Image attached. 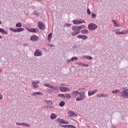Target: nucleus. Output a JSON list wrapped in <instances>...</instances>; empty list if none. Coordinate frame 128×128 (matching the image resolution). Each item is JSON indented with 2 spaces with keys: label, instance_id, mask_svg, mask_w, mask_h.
<instances>
[{
  "label": "nucleus",
  "instance_id": "nucleus-1",
  "mask_svg": "<svg viewBox=\"0 0 128 128\" xmlns=\"http://www.w3.org/2000/svg\"><path fill=\"white\" fill-rule=\"evenodd\" d=\"M82 26H83V28H86V26L82 25L81 26H74L72 27V30L74 31V32H72V34L73 36H78L80 32V30L82 28Z\"/></svg>",
  "mask_w": 128,
  "mask_h": 128
},
{
  "label": "nucleus",
  "instance_id": "nucleus-2",
  "mask_svg": "<svg viewBox=\"0 0 128 128\" xmlns=\"http://www.w3.org/2000/svg\"><path fill=\"white\" fill-rule=\"evenodd\" d=\"M44 86H46V88H52L51 92H58V87H54L52 85H50V84H44Z\"/></svg>",
  "mask_w": 128,
  "mask_h": 128
},
{
  "label": "nucleus",
  "instance_id": "nucleus-3",
  "mask_svg": "<svg viewBox=\"0 0 128 128\" xmlns=\"http://www.w3.org/2000/svg\"><path fill=\"white\" fill-rule=\"evenodd\" d=\"M121 90L122 91L120 92V96L122 98H128V89H126V88H124Z\"/></svg>",
  "mask_w": 128,
  "mask_h": 128
},
{
  "label": "nucleus",
  "instance_id": "nucleus-4",
  "mask_svg": "<svg viewBox=\"0 0 128 128\" xmlns=\"http://www.w3.org/2000/svg\"><path fill=\"white\" fill-rule=\"evenodd\" d=\"M88 28L89 30H95L98 28V26L94 23H90L88 25Z\"/></svg>",
  "mask_w": 128,
  "mask_h": 128
},
{
  "label": "nucleus",
  "instance_id": "nucleus-5",
  "mask_svg": "<svg viewBox=\"0 0 128 128\" xmlns=\"http://www.w3.org/2000/svg\"><path fill=\"white\" fill-rule=\"evenodd\" d=\"M10 30L12 32H24V29L22 28H10Z\"/></svg>",
  "mask_w": 128,
  "mask_h": 128
},
{
  "label": "nucleus",
  "instance_id": "nucleus-6",
  "mask_svg": "<svg viewBox=\"0 0 128 128\" xmlns=\"http://www.w3.org/2000/svg\"><path fill=\"white\" fill-rule=\"evenodd\" d=\"M80 97L76 98V102H78L80 100H84V98H86V94L84 93H82V94L80 92V94H79Z\"/></svg>",
  "mask_w": 128,
  "mask_h": 128
},
{
  "label": "nucleus",
  "instance_id": "nucleus-7",
  "mask_svg": "<svg viewBox=\"0 0 128 128\" xmlns=\"http://www.w3.org/2000/svg\"><path fill=\"white\" fill-rule=\"evenodd\" d=\"M73 24H86V21H84V20H80H80H74L72 21Z\"/></svg>",
  "mask_w": 128,
  "mask_h": 128
},
{
  "label": "nucleus",
  "instance_id": "nucleus-8",
  "mask_svg": "<svg viewBox=\"0 0 128 128\" xmlns=\"http://www.w3.org/2000/svg\"><path fill=\"white\" fill-rule=\"evenodd\" d=\"M42 55V51L38 49H36L35 52L34 53V56H41Z\"/></svg>",
  "mask_w": 128,
  "mask_h": 128
},
{
  "label": "nucleus",
  "instance_id": "nucleus-9",
  "mask_svg": "<svg viewBox=\"0 0 128 128\" xmlns=\"http://www.w3.org/2000/svg\"><path fill=\"white\" fill-rule=\"evenodd\" d=\"M38 28L40 30H44V29L46 28V27L44 26V24L42 22H38Z\"/></svg>",
  "mask_w": 128,
  "mask_h": 128
},
{
  "label": "nucleus",
  "instance_id": "nucleus-10",
  "mask_svg": "<svg viewBox=\"0 0 128 128\" xmlns=\"http://www.w3.org/2000/svg\"><path fill=\"white\" fill-rule=\"evenodd\" d=\"M80 92L78 91H74L72 94L71 96L72 98H76L78 94H80Z\"/></svg>",
  "mask_w": 128,
  "mask_h": 128
},
{
  "label": "nucleus",
  "instance_id": "nucleus-11",
  "mask_svg": "<svg viewBox=\"0 0 128 128\" xmlns=\"http://www.w3.org/2000/svg\"><path fill=\"white\" fill-rule=\"evenodd\" d=\"M30 40L32 42H36L37 40H38V36L36 35L32 36L30 38Z\"/></svg>",
  "mask_w": 128,
  "mask_h": 128
},
{
  "label": "nucleus",
  "instance_id": "nucleus-12",
  "mask_svg": "<svg viewBox=\"0 0 128 128\" xmlns=\"http://www.w3.org/2000/svg\"><path fill=\"white\" fill-rule=\"evenodd\" d=\"M28 32H38V28H30L28 30Z\"/></svg>",
  "mask_w": 128,
  "mask_h": 128
},
{
  "label": "nucleus",
  "instance_id": "nucleus-13",
  "mask_svg": "<svg viewBox=\"0 0 128 128\" xmlns=\"http://www.w3.org/2000/svg\"><path fill=\"white\" fill-rule=\"evenodd\" d=\"M96 92H98V90H95L92 92H88V96H92V94H94Z\"/></svg>",
  "mask_w": 128,
  "mask_h": 128
},
{
  "label": "nucleus",
  "instance_id": "nucleus-14",
  "mask_svg": "<svg viewBox=\"0 0 128 128\" xmlns=\"http://www.w3.org/2000/svg\"><path fill=\"white\" fill-rule=\"evenodd\" d=\"M97 96L98 98H108V94H99Z\"/></svg>",
  "mask_w": 128,
  "mask_h": 128
},
{
  "label": "nucleus",
  "instance_id": "nucleus-15",
  "mask_svg": "<svg viewBox=\"0 0 128 128\" xmlns=\"http://www.w3.org/2000/svg\"><path fill=\"white\" fill-rule=\"evenodd\" d=\"M77 38H82V40H86L88 38V36L85 35H78Z\"/></svg>",
  "mask_w": 128,
  "mask_h": 128
},
{
  "label": "nucleus",
  "instance_id": "nucleus-16",
  "mask_svg": "<svg viewBox=\"0 0 128 128\" xmlns=\"http://www.w3.org/2000/svg\"><path fill=\"white\" fill-rule=\"evenodd\" d=\"M32 96H42V92H35L31 94Z\"/></svg>",
  "mask_w": 128,
  "mask_h": 128
},
{
  "label": "nucleus",
  "instance_id": "nucleus-17",
  "mask_svg": "<svg viewBox=\"0 0 128 128\" xmlns=\"http://www.w3.org/2000/svg\"><path fill=\"white\" fill-rule=\"evenodd\" d=\"M56 122L58 124H64V119L57 118L56 119Z\"/></svg>",
  "mask_w": 128,
  "mask_h": 128
},
{
  "label": "nucleus",
  "instance_id": "nucleus-18",
  "mask_svg": "<svg viewBox=\"0 0 128 128\" xmlns=\"http://www.w3.org/2000/svg\"><path fill=\"white\" fill-rule=\"evenodd\" d=\"M68 114L69 116H74V117L78 116V115L72 112H68Z\"/></svg>",
  "mask_w": 128,
  "mask_h": 128
},
{
  "label": "nucleus",
  "instance_id": "nucleus-19",
  "mask_svg": "<svg viewBox=\"0 0 128 128\" xmlns=\"http://www.w3.org/2000/svg\"><path fill=\"white\" fill-rule=\"evenodd\" d=\"M0 32L2 34H8V32L4 29L0 28Z\"/></svg>",
  "mask_w": 128,
  "mask_h": 128
},
{
  "label": "nucleus",
  "instance_id": "nucleus-20",
  "mask_svg": "<svg viewBox=\"0 0 128 128\" xmlns=\"http://www.w3.org/2000/svg\"><path fill=\"white\" fill-rule=\"evenodd\" d=\"M45 102L47 104H51L50 106H48L47 108H54L52 106V102L50 100H45Z\"/></svg>",
  "mask_w": 128,
  "mask_h": 128
},
{
  "label": "nucleus",
  "instance_id": "nucleus-21",
  "mask_svg": "<svg viewBox=\"0 0 128 128\" xmlns=\"http://www.w3.org/2000/svg\"><path fill=\"white\" fill-rule=\"evenodd\" d=\"M60 92H66L68 90V88H66V87H60Z\"/></svg>",
  "mask_w": 128,
  "mask_h": 128
},
{
  "label": "nucleus",
  "instance_id": "nucleus-22",
  "mask_svg": "<svg viewBox=\"0 0 128 128\" xmlns=\"http://www.w3.org/2000/svg\"><path fill=\"white\" fill-rule=\"evenodd\" d=\"M65 96V98H66L67 100H70L71 96L70 94H64Z\"/></svg>",
  "mask_w": 128,
  "mask_h": 128
},
{
  "label": "nucleus",
  "instance_id": "nucleus-23",
  "mask_svg": "<svg viewBox=\"0 0 128 128\" xmlns=\"http://www.w3.org/2000/svg\"><path fill=\"white\" fill-rule=\"evenodd\" d=\"M56 115L54 113H52L50 118L52 120H54V118H56Z\"/></svg>",
  "mask_w": 128,
  "mask_h": 128
},
{
  "label": "nucleus",
  "instance_id": "nucleus-24",
  "mask_svg": "<svg viewBox=\"0 0 128 128\" xmlns=\"http://www.w3.org/2000/svg\"><path fill=\"white\" fill-rule=\"evenodd\" d=\"M66 104V103L64 102V101H62L60 102L59 106H60V108H62Z\"/></svg>",
  "mask_w": 128,
  "mask_h": 128
},
{
  "label": "nucleus",
  "instance_id": "nucleus-25",
  "mask_svg": "<svg viewBox=\"0 0 128 128\" xmlns=\"http://www.w3.org/2000/svg\"><path fill=\"white\" fill-rule=\"evenodd\" d=\"M84 58L86 60H92V57L90 56H85L84 57Z\"/></svg>",
  "mask_w": 128,
  "mask_h": 128
},
{
  "label": "nucleus",
  "instance_id": "nucleus-26",
  "mask_svg": "<svg viewBox=\"0 0 128 128\" xmlns=\"http://www.w3.org/2000/svg\"><path fill=\"white\" fill-rule=\"evenodd\" d=\"M32 84H40V80H32Z\"/></svg>",
  "mask_w": 128,
  "mask_h": 128
},
{
  "label": "nucleus",
  "instance_id": "nucleus-27",
  "mask_svg": "<svg viewBox=\"0 0 128 128\" xmlns=\"http://www.w3.org/2000/svg\"><path fill=\"white\" fill-rule=\"evenodd\" d=\"M52 34L50 33L48 35V42H50V40L52 39Z\"/></svg>",
  "mask_w": 128,
  "mask_h": 128
},
{
  "label": "nucleus",
  "instance_id": "nucleus-28",
  "mask_svg": "<svg viewBox=\"0 0 128 128\" xmlns=\"http://www.w3.org/2000/svg\"><path fill=\"white\" fill-rule=\"evenodd\" d=\"M128 34V30H123L121 32V34Z\"/></svg>",
  "mask_w": 128,
  "mask_h": 128
},
{
  "label": "nucleus",
  "instance_id": "nucleus-29",
  "mask_svg": "<svg viewBox=\"0 0 128 128\" xmlns=\"http://www.w3.org/2000/svg\"><path fill=\"white\" fill-rule=\"evenodd\" d=\"M82 34H88V30L86 29H84L82 31Z\"/></svg>",
  "mask_w": 128,
  "mask_h": 128
},
{
  "label": "nucleus",
  "instance_id": "nucleus-30",
  "mask_svg": "<svg viewBox=\"0 0 128 128\" xmlns=\"http://www.w3.org/2000/svg\"><path fill=\"white\" fill-rule=\"evenodd\" d=\"M118 92H120V90H114L112 91V94H118Z\"/></svg>",
  "mask_w": 128,
  "mask_h": 128
},
{
  "label": "nucleus",
  "instance_id": "nucleus-31",
  "mask_svg": "<svg viewBox=\"0 0 128 128\" xmlns=\"http://www.w3.org/2000/svg\"><path fill=\"white\" fill-rule=\"evenodd\" d=\"M22 23H20V22H18V23H17L16 24V28H21V26H22Z\"/></svg>",
  "mask_w": 128,
  "mask_h": 128
},
{
  "label": "nucleus",
  "instance_id": "nucleus-32",
  "mask_svg": "<svg viewBox=\"0 0 128 128\" xmlns=\"http://www.w3.org/2000/svg\"><path fill=\"white\" fill-rule=\"evenodd\" d=\"M66 128H75L76 126L72 125H66Z\"/></svg>",
  "mask_w": 128,
  "mask_h": 128
},
{
  "label": "nucleus",
  "instance_id": "nucleus-33",
  "mask_svg": "<svg viewBox=\"0 0 128 128\" xmlns=\"http://www.w3.org/2000/svg\"><path fill=\"white\" fill-rule=\"evenodd\" d=\"M70 60H72V62L74 60H78V57H72L70 58Z\"/></svg>",
  "mask_w": 128,
  "mask_h": 128
},
{
  "label": "nucleus",
  "instance_id": "nucleus-34",
  "mask_svg": "<svg viewBox=\"0 0 128 128\" xmlns=\"http://www.w3.org/2000/svg\"><path fill=\"white\" fill-rule=\"evenodd\" d=\"M58 96H60V98H66V96L64 94H58Z\"/></svg>",
  "mask_w": 128,
  "mask_h": 128
},
{
  "label": "nucleus",
  "instance_id": "nucleus-35",
  "mask_svg": "<svg viewBox=\"0 0 128 128\" xmlns=\"http://www.w3.org/2000/svg\"><path fill=\"white\" fill-rule=\"evenodd\" d=\"M33 84V88H38V85H37L36 84Z\"/></svg>",
  "mask_w": 128,
  "mask_h": 128
},
{
  "label": "nucleus",
  "instance_id": "nucleus-36",
  "mask_svg": "<svg viewBox=\"0 0 128 128\" xmlns=\"http://www.w3.org/2000/svg\"><path fill=\"white\" fill-rule=\"evenodd\" d=\"M34 14H36V16H40L38 12H36V10L34 12Z\"/></svg>",
  "mask_w": 128,
  "mask_h": 128
},
{
  "label": "nucleus",
  "instance_id": "nucleus-37",
  "mask_svg": "<svg viewBox=\"0 0 128 128\" xmlns=\"http://www.w3.org/2000/svg\"><path fill=\"white\" fill-rule=\"evenodd\" d=\"M96 14H94V12L92 13V18H96Z\"/></svg>",
  "mask_w": 128,
  "mask_h": 128
},
{
  "label": "nucleus",
  "instance_id": "nucleus-38",
  "mask_svg": "<svg viewBox=\"0 0 128 128\" xmlns=\"http://www.w3.org/2000/svg\"><path fill=\"white\" fill-rule=\"evenodd\" d=\"M24 126H26L27 128H30V124L24 123Z\"/></svg>",
  "mask_w": 128,
  "mask_h": 128
},
{
  "label": "nucleus",
  "instance_id": "nucleus-39",
  "mask_svg": "<svg viewBox=\"0 0 128 128\" xmlns=\"http://www.w3.org/2000/svg\"><path fill=\"white\" fill-rule=\"evenodd\" d=\"M76 64H78V66H84V63H82V62H77Z\"/></svg>",
  "mask_w": 128,
  "mask_h": 128
},
{
  "label": "nucleus",
  "instance_id": "nucleus-40",
  "mask_svg": "<svg viewBox=\"0 0 128 128\" xmlns=\"http://www.w3.org/2000/svg\"><path fill=\"white\" fill-rule=\"evenodd\" d=\"M59 126H62V128H66V125H62V124H59L58 125Z\"/></svg>",
  "mask_w": 128,
  "mask_h": 128
},
{
  "label": "nucleus",
  "instance_id": "nucleus-41",
  "mask_svg": "<svg viewBox=\"0 0 128 128\" xmlns=\"http://www.w3.org/2000/svg\"><path fill=\"white\" fill-rule=\"evenodd\" d=\"M87 12L88 14H90V8L87 9Z\"/></svg>",
  "mask_w": 128,
  "mask_h": 128
},
{
  "label": "nucleus",
  "instance_id": "nucleus-42",
  "mask_svg": "<svg viewBox=\"0 0 128 128\" xmlns=\"http://www.w3.org/2000/svg\"><path fill=\"white\" fill-rule=\"evenodd\" d=\"M112 22H114V24H116L118 22V21H116V20H112Z\"/></svg>",
  "mask_w": 128,
  "mask_h": 128
},
{
  "label": "nucleus",
  "instance_id": "nucleus-43",
  "mask_svg": "<svg viewBox=\"0 0 128 128\" xmlns=\"http://www.w3.org/2000/svg\"><path fill=\"white\" fill-rule=\"evenodd\" d=\"M24 14H26V16H28V10H27L26 11H25Z\"/></svg>",
  "mask_w": 128,
  "mask_h": 128
},
{
  "label": "nucleus",
  "instance_id": "nucleus-44",
  "mask_svg": "<svg viewBox=\"0 0 128 128\" xmlns=\"http://www.w3.org/2000/svg\"><path fill=\"white\" fill-rule=\"evenodd\" d=\"M63 124H68V122L64 120V122Z\"/></svg>",
  "mask_w": 128,
  "mask_h": 128
},
{
  "label": "nucleus",
  "instance_id": "nucleus-45",
  "mask_svg": "<svg viewBox=\"0 0 128 128\" xmlns=\"http://www.w3.org/2000/svg\"><path fill=\"white\" fill-rule=\"evenodd\" d=\"M115 26L118 28V26H120V24H118L117 22L116 24H115Z\"/></svg>",
  "mask_w": 128,
  "mask_h": 128
},
{
  "label": "nucleus",
  "instance_id": "nucleus-46",
  "mask_svg": "<svg viewBox=\"0 0 128 128\" xmlns=\"http://www.w3.org/2000/svg\"><path fill=\"white\" fill-rule=\"evenodd\" d=\"M24 46H28V44L25 43L23 44Z\"/></svg>",
  "mask_w": 128,
  "mask_h": 128
},
{
  "label": "nucleus",
  "instance_id": "nucleus-47",
  "mask_svg": "<svg viewBox=\"0 0 128 128\" xmlns=\"http://www.w3.org/2000/svg\"><path fill=\"white\" fill-rule=\"evenodd\" d=\"M66 26H68V28H70V26H72L71 24H66Z\"/></svg>",
  "mask_w": 128,
  "mask_h": 128
},
{
  "label": "nucleus",
  "instance_id": "nucleus-48",
  "mask_svg": "<svg viewBox=\"0 0 128 128\" xmlns=\"http://www.w3.org/2000/svg\"><path fill=\"white\" fill-rule=\"evenodd\" d=\"M116 34H122L121 32H116Z\"/></svg>",
  "mask_w": 128,
  "mask_h": 128
},
{
  "label": "nucleus",
  "instance_id": "nucleus-49",
  "mask_svg": "<svg viewBox=\"0 0 128 128\" xmlns=\"http://www.w3.org/2000/svg\"><path fill=\"white\" fill-rule=\"evenodd\" d=\"M0 100H2V95L0 94Z\"/></svg>",
  "mask_w": 128,
  "mask_h": 128
},
{
  "label": "nucleus",
  "instance_id": "nucleus-50",
  "mask_svg": "<svg viewBox=\"0 0 128 128\" xmlns=\"http://www.w3.org/2000/svg\"><path fill=\"white\" fill-rule=\"evenodd\" d=\"M16 126H20V122H16Z\"/></svg>",
  "mask_w": 128,
  "mask_h": 128
},
{
  "label": "nucleus",
  "instance_id": "nucleus-51",
  "mask_svg": "<svg viewBox=\"0 0 128 128\" xmlns=\"http://www.w3.org/2000/svg\"><path fill=\"white\" fill-rule=\"evenodd\" d=\"M24 122L20 123V126H24Z\"/></svg>",
  "mask_w": 128,
  "mask_h": 128
},
{
  "label": "nucleus",
  "instance_id": "nucleus-52",
  "mask_svg": "<svg viewBox=\"0 0 128 128\" xmlns=\"http://www.w3.org/2000/svg\"><path fill=\"white\" fill-rule=\"evenodd\" d=\"M49 46H50V48H52V46L54 47V45H52V44H48Z\"/></svg>",
  "mask_w": 128,
  "mask_h": 128
},
{
  "label": "nucleus",
  "instance_id": "nucleus-53",
  "mask_svg": "<svg viewBox=\"0 0 128 128\" xmlns=\"http://www.w3.org/2000/svg\"><path fill=\"white\" fill-rule=\"evenodd\" d=\"M83 66H88V64H84Z\"/></svg>",
  "mask_w": 128,
  "mask_h": 128
},
{
  "label": "nucleus",
  "instance_id": "nucleus-54",
  "mask_svg": "<svg viewBox=\"0 0 128 128\" xmlns=\"http://www.w3.org/2000/svg\"><path fill=\"white\" fill-rule=\"evenodd\" d=\"M72 62V60H67V62Z\"/></svg>",
  "mask_w": 128,
  "mask_h": 128
},
{
  "label": "nucleus",
  "instance_id": "nucleus-55",
  "mask_svg": "<svg viewBox=\"0 0 128 128\" xmlns=\"http://www.w3.org/2000/svg\"><path fill=\"white\" fill-rule=\"evenodd\" d=\"M0 38H2V36L0 35Z\"/></svg>",
  "mask_w": 128,
  "mask_h": 128
},
{
  "label": "nucleus",
  "instance_id": "nucleus-56",
  "mask_svg": "<svg viewBox=\"0 0 128 128\" xmlns=\"http://www.w3.org/2000/svg\"><path fill=\"white\" fill-rule=\"evenodd\" d=\"M38 0V2H42V0Z\"/></svg>",
  "mask_w": 128,
  "mask_h": 128
},
{
  "label": "nucleus",
  "instance_id": "nucleus-57",
  "mask_svg": "<svg viewBox=\"0 0 128 128\" xmlns=\"http://www.w3.org/2000/svg\"><path fill=\"white\" fill-rule=\"evenodd\" d=\"M85 88H82V90H84Z\"/></svg>",
  "mask_w": 128,
  "mask_h": 128
},
{
  "label": "nucleus",
  "instance_id": "nucleus-58",
  "mask_svg": "<svg viewBox=\"0 0 128 128\" xmlns=\"http://www.w3.org/2000/svg\"><path fill=\"white\" fill-rule=\"evenodd\" d=\"M0 24H2V21L0 20Z\"/></svg>",
  "mask_w": 128,
  "mask_h": 128
},
{
  "label": "nucleus",
  "instance_id": "nucleus-59",
  "mask_svg": "<svg viewBox=\"0 0 128 128\" xmlns=\"http://www.w3.org/2000/svg\"><path fill=\"white\" fill-rule=\"evenodd\" d=\"M0 72H2V69L0 68Z\"/></svg>",
  "mask_w": 128,
  "mask_h": 128
},
{
  "label": "nucleus",
  "instance_id": "nucleus-60",
  "mask_svg": "<svg viewBox=\"0 0 128 128\" xmlns=\"http://www.w3.org/2000/svg\"><path fill=\"white\" fill-rule=\"evenodd\" d=\"M82 28H84L83 26H82Z\"/></svg>",
  "mask_w": 128,
  "mask_h": 128
}]
</instances>
